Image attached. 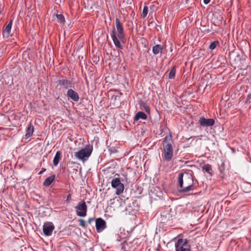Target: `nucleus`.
Returning a JSON list of instances; mask_svg holds the SVG:
<instances>
[{
	"instance_id": "f3484780",
	"label": "nucleus",
	"mask_w": 251,
	"mask_h": 251,
	"mask_svg": "<svg viewBox=\"0 0 251 251\" xmlns=\"http://www.w3.org/2000/svg\"><path fill=\"white\" fill-rule=\"evenodd\" d=\"M147 118V116L146 114H145L143 112H138L135 115L134 117V121H137L139 119H141L143 120H145Z\"/></svg>"
},
{
	"instance_id": "2f4dec72",
	"label": "nucleus",
	"mask_w": 251,
	"mask_h": 251,
	"mask_svg": "<svg viewBox=\"0 0 251 251\" xmlns=\"http://www.w3.org/2000/svg\"><path fill=\"white\" fill-rule=\"evenodd\" d=\"M116 175H117V176H119V175H118V174H116Z\"/></svg>"
},
{
	"instance_id": "1a4fd4ad",
	"label": "nucleus",
	"mask_w": 251,
	"mask_h": 251,
	"mask_svg": "<svg viewBox=\"0 0 251 251\" xmlns=\"http://www.w3.org/2000/svg\"><path fill=\"white\" fill-rule=\"evenodd\" d=\"M54 226L51 222L45 223L43 226V231L46 236H49L52 234Z\"/></svg>"
},
{
	"instance_id": "7c9ffc66",
	"label": "nucleus",
	"mask_w": 251,
	"mask_h": 251,
	"mask_svg": "<svg viewBox=\"0 0 251 251\" xmlns=\"http://www.w3.org/2000/svg\"><path fill=\"white\" fill-rule=\"evenodd\" d=\"M116 236H117V237H119V235H117Z\"/></svg>"
},
{
	"instance_id": "7ed1b4c3",
	"label": "nucleus",
	"mask_w": 251,
	"mask_h": 251,
	"mask_svg": "<svg viewBox=\"0 0 251 251\" xmlns=\"http://www.w3.org/2000/svg\"><path fill=\"white\" fill-rule=\"evenodd\" d=\"M172 143V137L171 134L166 136L162 143L164 159L167 161H171L173 156V147Z\"/></svg>"
},
{
	"instance_id": "f03ea898",
	"label": "nucleus",
	"mask_w": 251,
	"mask_h": 251,
	"mask_svg": "<svg viewBox=\"0 0 251 251\" xmlns=\"http://www.w3.org/2000/svg\"><path fill=\"white\" fill-rule=\"evenodd\" d=\"M178 186L180 188L179 192L187 193L194 189V181L191 175L185 173H180L178 177Z\"/></svg>"
},
{
	"instance_id": "aec40b11",
	"label": "nucleus",
	"mask_w": 251,
	"mask_h": 251,
	"mask_svg": "<svg viewBox=\"0 0 251 251\" xmlns=\"http://www.w3.org/2000/svg\"><path fill=\"white\" fill-rule=\"evenodd\" d=\"M56 17L57 20V22L60 24H64L65 22V18L62 14H56Z\"/></svg>"
},
{
	"instance_id": "5701e85b",
	"label": "nucleus",
	"mask_w": 251,
	"mask_h": 251,
	"mask_svg": "<svg viewBox=\"0 0 251 251\" xmlns=\"http://www.w3.org/2000/svg\"><path fill=\"white\" fill-rule=\"evenodd\" d=\"M140 106L141 107L145 110L146 112H149L150 111V108L147 104L145 102H142L140 104Z\"/></svg>"
},
{
	"instance_id": "cd10ccee",
	"label": "nucleus",
	"mask_w": 251,
	"mask_h": 251,
	"mask_svg": "<svg viewBox=\"0 0 251 251\" xmlns=\"http://www.w3.org/2000/svg\"><path fill=\"white\" fill-rule=\"evenodd\" d=\"M94 221V218H89L88 219V223L89 224H91L92 223V222H93Z\"/></svg>"
},
{
	"instance_id": "ddd939ff",
	"label": "nucleus",
	"mask_w": 251,
	"mask_h": 251,
	"mask_svg": "<svg viewBox=\"0 0 251 251\" xmlns=\"http://www.w3.org/2000/svg\"><path fill=\"white\" fill-rule=\"evenodd\" d=\"M13 20L11 19L8 24L6 25L5 28L3 31L2 34L3 37L7 38L10 36V32L12 25Z\"/></svg>"
},
{
	"instance_id": "f8f14e48",
	"label": "nucleus",
	"mask_w": 251,
	"mask_h": 251,
	"mask_svg": "<svg viewBox=\"0 0 251 251\" xmlns=\"http://www.w3.org/2000/svg\"><path fill=\"white\" fill-rule=\"evenodd\" d=\"M66 96L75 101H78L79 99L78 93L72 89H69L68 90Z\"/></svg>"
},
{
	"instance_id": "423d86ee",
	"label": "nucleus",
	"mask_w": 251,
	"mask_h": 251,
	"mask_svg": "<svg viewBox=\"0 0 251 251\" xmlns=\"http://www.w3.org/2000/svg\"><path fill=\"white\" fill-rule=\"evenodd\" d=\"M111 186L113 188L116 189V194L118 195L122 194L124 190V185L121 183L119 177H115L111 181Z\"/></svg>"
},
{
	"instance_id": "0eeeda50",
	"label": "nucleus",
	"mask_w": 251,
	"mask_h": 251,
	"mask_svg": "<svg viewBox=\"0 0 251 251\" xmlns=\"http://www.w3.org/2000/svg\"><path fill=\"white\" fill-rule=\"evenodd\" d=\"M75 208L77 210L76 214L78 216L85 217L86 216L87 206L84 200L79 202Z\"/></svg>"
},
{
	"instance_id": "a878e982",
	"label": "nucleus",
	"mask_w": 251,
	"mask_h": 251,
	"mask_svg": "<svg viewBox=\"0 0 251 251\" xmlns=\"http://www.w3.org/2000/svg\"><path fill=\"white\" fill-rule=\"evenodd\" d=\"M126 245H127V243L126 242H124L122 244V248H121V251H126Z\"/></svg>"
},
{
	"instance_id": "6ab92c4d",
	"label": "nucleus",
	"mask_w": 251,
	"mask_h": 251,
	"mask_svg": "<svg viewBox=\"0 0 251 251\" xmlns=\"http://www.w3.org/2000/svg\"><path fill=\"white\" fill-rule=\"evenodd\" d=\"M176 67L174 66L171 69V70L169 74L168 78L169 79H174L176 75Z\"/></svg>"
},
{
	"instance_id": "2eb2a0df",
	"label": "nucleus",
	"mask_w": 251,
	"mask_h": 251,
	"mask_svg": "<svg viewBox=\"0 0 251 251\" xmlns=\"http://www.w3.org/2000/svg\"><path fill=\"white\" fill-rule=\"evenodd\" d=\"M61 158V152L60 151H57L54 157L53 160V163L55 166H56L59 162L60 159Z\"/></svg>"
},
{
	"instance_id": "dca6fc26",
	"label": "nucleus",
	"mask_w": 251,
	"mask_h": 251,
	"mask_svg": "<svg viewBox=\"0 0 251 251\" xmlns=\"http://www.w3.org/2000/svg\"><path fill=\"white\" fill-rule=\"evenodd\" d=\"M163 47L160 45H156L153 47L152 52L154 54H157L159 53H162L163 50Z\"/></svg>"
},
{
	"instance_id": "4468645a",
	"label": "nucleus",
	"mask_w": 251,
	"mask_h": 251,
	"mask_svg": "<svg viewBox=\"0 0 251 251\" xmlns=\"http://www.w3.org/2000/svg\"><path fill=\"white\" fill-rule=\"evenodd\" d=\"M34 131L33 126L31 123H30L26 128V134L25 135L26 138L29 137L32 135Z\"/></svg>"
},
{
	"instance_id": "bb28decb",
	"label": "nucleus",
	"mask_w": 251,
	"mask_h": 251,
	"mask_svg": "<svg viewBox=\"0 0 251 251\" xmlns=\"http://www.w3.org/2000/svg\"><path fill=\"white\" fill-rule=\"evenodd\" d=\"M71 200H72V196H71V195L70 194H69L67 196V199H66V201L67 203H70V201H71Z\"/></svg>"
},
{
	"instance_id": "c756f323",
	"label": "nucleus",
	"mask_w": 251,
	"mask_h": 251,
	"mask_svg": "<svg viewBox=\"0 0 251 251\" xmlns=\"http://www.w3.org/2000/svg\"><path fill=\"white\" fill-rule=\"evenodd\" d=\"M42 171H41V172L39 173V174H42Z\"/></svg>"
},
{
	"instance_id": "20e7f679",
	"label": "nucleus",
	"mask_w": 251,
	"mask_h": 251,
	"mask_svg": "<svg viewBox=\"0 0 251 251\" xmlns=\"http://www.w3.org/2000/svg\"><path fill=\"white\" fill-rule=\"evenodd\" d=\"M92 150L93 147L88 145L85 148L82 149L78 151L75 152V156L79 160L85 161L91 155Z\"/></svg>"
},
{
	"instance_id": "4be33fe9",
	"label": "nucleus",
	"mask_w": 251,
	"mask_h": 251,
	"mask_svg": "<svg viewBox=\"0 0 251 251\" xmlns=\"http://www.w3.org/2000/svg\"><path fill=\"white\" fill-rule=\"evenodd\" d=\"M218 44H219V42L217 41L212 42L209 46V49L210 50H213L215 49Z\"/></svg>"
},
{
	"instance_id": "9d476101",
	"label": "nucleus",
	"mask_w": 251,
	"mask_h": 251,
	"mask_svg": "<svg viewBox=\"0 0 251 251\" xmlns=\"http://www.w3.org/2000/svg\"><path fill=\"white\" fill-rule=\"evenodd\" d=\"M199 123L202 127L211 126L215 124V120L213 119H206L204 117H201L199 120Z\"/></svg>"
},
{
	"instance_id": "412c9836",
	"label": "nucleus",
	"mask_w": 251,
	"mask_h": 251,
	"mask_svg": "<svg viewBox=\"0 0 251 251\" xmlns=\"http://www.w3.org/2000/svg\"><path fill=\"white\" fill-rule=\"evenodd\" d=\"M202 169L203 170L205 171V172L209 174L210 173V172L212 171L211 166L209 164L204 165L202 166Z\"/></svg>"
},
{
	"instance_id": "f257e3e1",
	"label": "nucleus",
	"mask_w": 251,
	"mask_h": 251,
	"mask_svg": "<svg viewBox=\"0 0 251 251\" xmlns=\"http://www.w3.org/2000/svg\"><path fill=\"white\" fill-rule=\"evenodd\" d=\"M116 30L114 27L111 34V38L115 46L118 49L122 50L123 46L121 42H124L125 33L123 24L118 18L115 19Z\"/></svg>"
},
{
	"instance_id": "39448f33",
	"label": "nucleus",
	"mask_w": 251,
	"mask_h": 251,
	"mask_svg": "<svg viewBox=\"0 0 251 251\" xmlns=\"http://www.w3.org/2000/svg\"><path fill=\"white\" fill-rule=\"evenodd\" d=\"M175 248L176 251H191L190 246L184 239H179L175 244Z\"/></svg>"
},
{
	"instance_id": "393cba45",
	"label": "nucleus",
	"mask_w": 251,
	"mask_h": 251,
	"mask_svg": "<svg viewBox=\"0 0 251 251\" xmlns=\"http://www.w3.org/2000/svg\"><path fill=\"white\" fill-rule=\"evenodd\" d=\"M79 226H82L83 228H86V224L85 223V221L83 219H80L79 220Z\"/></svg>"
},
{
	"instance_id": "a211bd4d",
	"label": "nucleus",
	"mask_w": 251,
	"mask_h": 251,
	"mask_svg": "<svg viewBox=\"0 0 251 251\" xmlns=\"http://www.w3.org/2000/svg\"><path fill=\"white\" fill-rule=\"evenodd\" d=\"M55 176L54 175H52L49 177H48L44 182L43 185L46 186H49L54 180Z\"/></svg>"
},
{
	"instance_id": "b1692460",
	"label": "nucleus",
	"mask_w": 251,
	"mask_h": 251,
	"mask_svg": "<svg viewBox=\"0 0 251 251\" xmlns=\"http://www.w3.org/2000/svg\"><path fill=\"white\" fill-rule=\"evenodd\" d=\"M148 12V7L147 6H144L142 12V17L145 18L147 16Z\"/></svg>"
},
{
	"instance_id": "c85d7f7f",
	"label": "nucleus",
	"mask_w": 251,
	"mask_h": 251,
	"mask_svg": "<svg viewBox=\"0 0 251 251\" xmlns=\"http://www.w3.org/2000/svg\"><path fill=\"white\" fill-rule=\"evenodd\" d=\"M210 0H203V2H204L205 4H208V3L210 2Z\"/></svg>"
},
{
	"instance_id": "6e6552de",
	"label": "nucleus",
	"mask_w": 251,
	"mask_h": 251,
	"mask_svg": "<svg viewBox=\"0 0 251 251\" xmlns=\"http://www.w3.org/2000/svg\"><path fill=\"white\" fill-rule=\"evenodd\" d=\"M56 83L57 86H59L60 88L65 90L71 88L73 84L72 80L67 79L66 77L58 79Z\"/></svg>"
},
{
	"instance_id": "9b49d317",
	"label": "nucleus",
	"mask_w": 251,
	"mask_h": 251,
	"mask_svg": "<svg viewBox=\"0 0 251 251\" xmlns=\"http://www.w3.org/2000/svg\"><path fill=\"white\" fill-rule=\"evenodd\" d=\"M106 222L105 221L99 218L96 220V227L98 232H101L106 228Z\"/></svg>"
}]
</instances>
